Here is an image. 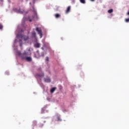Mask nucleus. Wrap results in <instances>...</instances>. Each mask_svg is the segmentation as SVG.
I'll use <instances>...</instances> for the list:
<instances>
[{
	"mask_svg": "<svg viewBox=\"0 0 129 129\" xmlns=\"http://www.w3.org/2000/svg\"><path fill=\"white\" fill-rule=\"evenodd\" d=\"M17 54L19 55V56H20L22 60H25L27 57V56H28V52H27V51H24L23 53H21V52L18 51L17 52Z\"/></svg>",
	"mask_w": 129,
	"mask_h": 129,
	"instance_id": "f257e3e1",
	"label": "nucleus"
},
{
	"mask_svg": "<svg viewBox=\"0 0 129 129\" xmlns=\"http://www.w3.org/2000/svg\"><path fill=\"white\" fill-rule=\"evenodd\" d=\"M17 37H19V38H21V39H24V41H27L28 39H29V36L24 35L23 34H17Z\"/></svg>",
	"mask_w": 129,
	"mask_h": 129,
	"instance_id": "f03ea898",
	"label": "nucleus"
},
{
	"mask_svg": "<svg viewBox=\"0 0 129 129\" xmlns=\"http://www.w3.org/2000/svg\"><path fill=\"white\" fill-rule=\"evenodd\" d=\"M36 31L37 32L38 35H39L40 38L43 37V34L42 33V30H39V28L37 27L36 28Z\"/></svg>",
	"mask_w": 129,
	"mask_h": 129,
	"instance_id": "7ed1b4c3",
	"label": "nucleus"
},
{
	"mask_svg": "<svg viewBox=\"0 0 129 129\" xmlns=\"http://www.w3.org/2000/svg\"><path fill=\"white\" fill-rule=\"evenodd\" d=\"M36 76L38 78H42L44 77V76H45V75L44 74V73H42L41 74H36Z\"/></svg>",
	"mask_w": 129,
	"mask_h": 129,
	"instance_id": "20e7f679",
	"label": "nucleus"
},
{
	"mask_svg": "<svg viewBox=\"0 0 129 129\" xmlns=\"http://www.w3.org/2000/svg\"><path fill=\"white\" fill-rule=\"evenodd\" d=\"M44 82L46 83H50L51 82V79L50 78H44Z\"/></svg>",
	"mask_w": 129,
	"mask_h": 129,
	"instance_id": "39448f33",
	"label": "nucleus"
},
{
	"mask_svg": "<svg viewBox=\"0 0 129 129\" xmlns=\"http://www.w3.org/2000/svg\"><path fill=\"white\" fill-rule=\"evenodd\" d=\"M71 10V7L69 6L67 10H66V14H68L69 13H70V11Z\"/></svg>",
	"mask_w": 129,
	"mask_h": 129,
	"instance_id": "423d86ee",
	"label": "nucleus"
},
{
	"mask_svg": "<svg viewBox=\"0 0 129 129\" xmlns=\"http://www.w3.org/2000/svg\"><path fill=\"white\" fill-rule=\"evenodd\" d=\"M35 58H39L40 57V53H39V50H37L34 55Z\"/></svg>",
	"mask_w": 129,
	"mask_h": 129,
	"instance_id": "0eeeda50",
	"label": "nucleus"
},
{
	"mask_svg": "<svg viewBox=\"0 0 129 129\" xmlns=\"http://www.w3.org/2000/svg\"><path fill=\"white\" fill-rule=\"evenodd\" d=\"M25 60H26V61H28V62H31V61H32V57H27Z\"/></svg>",
	"mask_w": 129,
	"mask_h": 129,
	"instance_id": "6e6552de",
	"label": "nucleus"
},
{
	"mask_svg": "<svg viewBox=\"0 0 129 129\" xmlns=\"http://www.w3.org/2000/svg\"><path fill=\"white\" fill-rule=\"evenodd\" d=\"M40 44L39 43H36L34 44L35 48H40Z\"/></svg>",
	"mask_w": 129,
	"mask_h": 129,
	"instance_id": "1a4fd4ad",
	"label": "nucleus"
},
{
	"mask_svg": "<svg viewBox=\"0 0 129 129\" xmlns=\"http://www.w3.org/2000/svg\"><path fill=\"white\" fill-rule=\"evenodd\" d=\"M56 89H57V88L56 87H53V88H51L50 90V93H53L54 91H55V90H56Z\"/></svg>",
	"mask_w": 129,
	"mask_h": 129,
	"instance_id": "9d476101",
	"label": "nucleus"
},
{
	"mask_svg": "<svg viewBox=\"0 0 129 129\" xmlns=\"http://www.w3.org/2000/svg\"><path fill=\"white\" fill-rule=\"evenodd\" d=\"M14 11L17 12L18 13H20V14H23V12L21 11V9L17 10V9H14Z\"/></svg>",
	"mask_w": 129,
	"mask_h": 129,
	"instance_id": "9b49d317",
	"label": "nucleus"
},
{
	"mask_svg": "<svg viewBox=\"0 0 129 129\" xmlns=\"http://www.w3.org/2000/svg\"><path fill=\"white\" fill-rule=\"evenodd\" d=\"M55 18H56V19H58V18H60V17H61V15L59 14H56L54 15Z\"/></svg>",
	"mask_w": 129,
	"mask_h": 129,
	"instance_id": "f8f14e48",
	"label": "nucleus"
},
{
	"mask_svg": "<svg viewBox=\"0 0 129 129\" xmlns=\"http://www.w3.org/2000/svg\"><path fill=\"white\" fill-rule=\"evenodd\" d=\"M32 9H33V12L34 13L35 16H37V12L36 11L35 8H34V7H32Z\"/></svg>",
	"mask_w": 129,
	"mask_h": 129,
	"instance_id": "ddd939ff",
	"label": "nucleus"
},
{
	"mask_svg": "<svg viewBox=\"0 0 129 129\" xmlns=\"http://www.w3.org/2000/svg\"><path fill=\"white\" fill-rule=\"evenodd\" d=\"M32 37H33L34 38L36 37V32H35V31H33L32 33Z\"/></svg>",
	"mask_w": 129,
	"mask_h": 129,
	"instance_id": "4468645a",
	"label": "nucleus"
},
{
	"mask_svg": "<svg viewBox=\"0 0 129 129\" xmlns=\"http://www.w3.org/2000/svg\"><path fill=\"white\" fill-rule=\"evenodd\" d=\"M108 13L109 14H111V13H113V9H110L108 11Z\"/></svg>",
	"mask_w": 129,
	"mask_h": 129,
	"instance_id": "2eb2a0df",
	"label": "nucleus"
},
{
	"mask_svg": "<svg viewBox=\"0 0 129 129\" xmlns=\"http://www.w3.org/2000/svg\"><path fill=\"white\" fill-rule=\"evenodd\" d=\"M35 125H37V121H34L33 122V126H35Z\"/></svg>",
	"mask_w": 129,
	"mask_h": 129,
	"instance_id": "dca6fc26",
	"label": "nucleus"
},
{
	"mask_svg": "<svg viewBox=\"0 0 129 129\" xmlns=\"http://www.w3.org/2000/svg\"><path fill=\"white\" fill-rule=\"evenodd\" d=\"M82 4H85V0H80Z\"/></svg>",
	"mask_w": 129,
	"mask_h": 129,
	"instance_id": "f3484780",
	"label": "nucleus"
},
{
	"mask_svg": "<svg viewBox=\"0 0 129 129\" xmlns=\"http://www.w3.org/2000/svg\"><path fill=\"white\" fill-rule=\"evenodd\" d=\"M125 22L126 23H129V18H127L125 19Z\"/></svg>",
	"mask_w": 129,
	"mask_h": 129,
	"instance_id": "a211bd4d",
	"label": "nucleus"
},
{
	"mask_svg": "<svg viewBox=\"0 0 129 129\" xmlns=\"http://www.w3.org/2000/svg\"><path fill=\"white\" fill-rule=\"evenodd\" d=\"M3 25H2V24L0 23V30H2V29H3Z\"/></svg>",
	"mask_w": 129,
	"mask_h": 129,
	"instance_id": "6ab92c4d",
	"label": "nucleus"
},
{
	"mask_svg": "<svg viewBox=\"0 0 129 129\" xmlns=\"http://www.w3.org/2000/svg\"><path fill=\"white\" fill-rule=\"evenodd\" d=\"M46 61H49V57H46Z\"/></svg>",
	"mask_w": 129,
	"mask_h": 129,
	"instance_id": "aec40b11",
	"label": "nucleus"
},
{
	"mask_svg": "<svg viewBox=\"0 0 129 129\" xmlns=\"http://www.w3.org/2000/svg\"><path fill=\"white\" fill-rule=\"evenodd\" d=\"M80 67H81V65H79V66H78L77 68L78 69H79V68H80Z\"/></svg>",
	"mask_w": 129,
	"mask_h": 129,
	"instance_id": "412c9836",
	"label": "nucleus"
},
{
	"mask_svg": "<svg viewBox=\"0 0 129 129\" xmlns=\"http://www.w3.org/2000/svg\"><path fill=\"white\" fill-rule=\"evenodd\" d=\"M57 120H61V118H60L59 117H57Z\"/></svg>",
	"mask_w": 129,
	"mask_h": 129,
	"instance_id": "4be33fe9",
	"label": "nucleus"
},
{
	"mask_svg": "<svg viewBox=\"0 0 129 129\" xmlns=\"http://www.w3.org/2000/svg\"><path fill=\"white\" fill-rule=\"evenodd\" d=\"M35 2H36V0H33V4H35Z\"/></svg>",
	"mask_w": 129,
	"mask_h": 129,
	"instance_id": "5701e85b",
	"label": "nucleus"
},
{
	"mask_svg": "<svg viewBox=\"0 0 129 129\" xmlns=\"http://www.w3.org/2000/svg\"><path fill=\"white\" fill-rule=\"evenodd\" d=\"M91 2H95V0H90Z\"/></svg>",
	"mask_w": 129,
	"mask_h": 129,
	"instance_id": "b1692460",
	"label": "nucleus"
},
{
	"mask_svg": "<svg viewBox=\"0 0 129 129\" xmlns=\"http://www.w3.org/2000/svg\"><path fill=\"white\" fill-rule=\"evenodd\" d=\"M29 22H32V19H30Z\"/></svg>",
	"mask_w": 129,
	"mask_h": 129,
	"instance_id": "393cba45",
	"label": "nucleus"
},
{
	"mask_svg": "<svg viewBox=\"0 0 129 129\" xmlns=\"http://www.w3.org/2000/svg\"><path fill=\"white\" fill-rule=\"evenodd\" d=\"M29 5H32V3H29Z\"/></svg>",
	"mask_w": 129,
	"mask_h": 129,
	"instance_id": "a878e982",
	"label": "nucleus"
},
{
	"mask_svg": "<svg viewBox=\"0 0 129 129\" xmlns=\"http://www.w3.org/2000/svg\"><path fill=\"white\" fill-rule=\"evenodd\" d=\"M42 56H44V53H43Z\"/></svg>",
	"mask_w": 129,
	"mask_h": 129,
	"instance_id": "bb28decb",
	"label": "nucleus"
},
{
	"mask_svg": "<svg viewBox=\"0 0 129 129\" xmlns=\"http://www.w3.org/2000/svg\"><path fill=\"white\" fill-rule=\"evenodd\" d=\"M20 46L22 47V44H20Z\"/></svg>",
	"mask_w": 129,
	"mask_h": 129,
	"instance_id": "cd10ccee",
	"label": "nucleus"
},
{
	"mask_svg": "<svg viewBox=\"0 0 129 129\" xmlns=\"http://www.w3.org/2000/svg\"><path fill=\"white\" fill-rule=\"evenodd\" d=\"M21 32H23V30L22 29L21 30Z\"/></svg>",
	"mask_w": 129,
	"mask_h": 129,
	"instance_id": "c85d7f7f",
	"label": "nucleus"
}]
</instances>
